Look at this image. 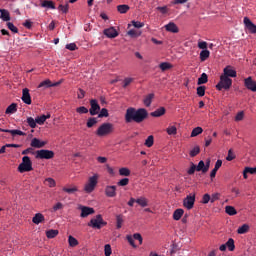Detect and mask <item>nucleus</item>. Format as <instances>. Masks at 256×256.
Returning a JSON list of instances; mask_svg holds the SVG:
<instances>
[{"label": "nucleus", "mask_w": 256, "mask_h": 256, "mask_svg": "<svg viewBox=\"0 0 256 256\" xmlns=\"http://www.w3.org/2000/svg\"><path fill=\"white\" fill-rule=\"evenodd\" d=\"M207 81H209L207 73H202L201 76L198 78L197 85H205Z\"/></svg>", "instance_id": "cd10ccee"}, {"label": "nucleus", "mask_w": 256, "mask_h": 256, "mask_svg": "<svg viewBox=\"0 0 256 256\" xmlns=\"http://www.w3.org/2000/svg\"><path fill=\"white\" fill-rule=\"evenodd\" d=\"M126 239H127L128 243L131 245V247H133L134 249H137V246L135 245V240H134L133 236L127 235Z\"/></svg>", "instance_id": "13d9d810"}, {"label": "nucleus", "mask_w": 256, "mask_h": 256, "mask_svg": "<svg viewBox=\"0 0 256 256\" xmlns=\"http://www.w3.org/2000/svg\"><path fill=\"white\" fill-rule=\"evenodd\" d=\"M109 117V111L106 108H102L98 114V118Z\"/></svg>", "instance_id": "6e6d98bb"}, {"label": "nucleus", "mask_w": 256, "mask_h": 256, "mask_svg": "<svg viewBox=\"0 0 256 256\" xmlns=\"http://www.w3.org/2000/svg\"><path fill=\"white\" fill-rule=\"evenodd\" d=\"M111 253H113V250H111V245L110 244H106L104 246V255L105 256H111Z\"/></svg>", "instance_id": "5fc2aeb1"}, {"label": "nucleus", "mask_w": 256, "mask_h": 256, "mask_svg": "<svg viewBox=\"0 0 256 256\" xmlns=\"http://www.w3.org/2000/svg\"><path fill=\"white\" fill-rule=\"evenodd\" d=\"M21 99L23 103H25L26 105H31L32 101H31V94L29 93V88H24L22 90Z\"/></svg>", "instance_id": "2eb2a0df"}, {"label": "nucleus", "mask_w": 256, "mask_h": 256, "mask_svg": "<svg viewBox=\"0 0 256 256\" xmlns=\"http://www.w3.org/2000/svg\"><path fill=\"white\" fill-rule=\"evenodd\" d=\"M153 143H154V138L153 135L148 136V138L145 140L144 145L146 147H153Z\"/></svg>", "instance_id": "49530a36"}, {"label": "nucleus", "mask_w": 256, "mask_h": 256, "mask_svg": "<svg viewBox=\"0 0 256 256\" xmlns=\"http://www.w3.org/2000/svg\"><path fill=\"white\" fill-rule=\"evenodd\" d=\"M225 245L229 251H235V240L233 238H230Z\"/></svg>", "instance_id": "c9c22d12"}, {"label": "nucleus", "mask_w": 256, "mask_h": 256, "mask_svg": "<svg viewBox=\"0 0 256 256\" xmlns=\"http://www.w3.org/2000/svg\"><path fill=\"white\" fill-rule=\"evenodd\" d=\"M165 113H166L165 107H160L156 109L154 112H151L150 115L151 117H163Z\"/></svg>", "instance_id": "412c9836"}, {"label": "nucleus", "mask_w": 256, "mask_h": 256, "mask_svg": "<svg viewBox=\"0 0 256 256\" xmlns=\"http://www.w3.org/2000/svg\"><path fill=\"white\" fill-rule=\"evenodd\" d=\"M209 201L211 202V195L204 194L202 197L201 203H203L204 205H207V203H209Z\"/></svg>", "instance_id": "680f3d73"}, {"label": "nucleus", "mask_w": 256, "mask_h": 256, "mask_svg": "<svg viewBox=\"0 0 256 256\" xmlns=\"http://www.w3.org/2000/svg\"><path fill=\"white\" fill-rule=\"evenodd\" d=\"M79 209L81 211L80 217L82 219H85L86 217H89V215H93L95 213V209L88 206L80 205Z\"/></svg>", "instance_id": "9d476101"}, {"label": "nucleus", "mask_w": 256, "mask_h": 256, "mask_svg": "<svg viewBox=\"0 0 256 256\" xmlns=\"http://www.w3.org/2000/svg\"><path fill=\"white\" fill-rule=\"evenodd\" d=\"M76 112H78L80 115H83L89 113V109H87L85 106H81L76 109Z\"/></svg>", "instance_id": "4d7b16f0"}, {"label": "nucleus", "mask_w": 256, "mask_h": 256, "mask_svg": "<svg viewBox=\"0 0 256 256\" xmlns=\"http://www.w3.org/2000/svg\"><path fill=\"white\" fill-rule=\"evenodd\" d=\"M231 85H233V80L231 78H228L227 76H220V81L216 85V89L218 91H221L222 89H225L226 91L231 89Z\"/></svg>", "instance_id": "20e7f679"}, {"label": "nucleus", "mask_w": 256, "mask_h": 256, "mask_svg": "<svg viewBox=\"0 0 256 256\" xmlns=\"http://www.w3.org/2000/svg\"><path fill=\"white\" fill-rule=\"evenodd\" d=\"M18 173H29L33 171V162L29 156H24L22 158V162L19 164L17 168Z\"/></svg>", "instance_id": "7ed1b4c3"}, {"label": "nucleus", "mask_w": 256, "mask_h": 256, "mask_svg": "<svg viewBox=\"0 0 256 256\" xmlns=\"http://www.w3.org/2000/svg\"><path fill=\"white\" fill-rule=\"evenodd\" d=\"M105 195H106V197H116L117 196V186H106Z\"/></svg>", "instance_id": "f3484780"}, {"label": "nucleus", "mask_w": 256, "mask_h": 256, "mask_svg": "<svg viewBox=\"0 0 256 256\" xmlns=\"http://www.w3.org/2000/svg\"><path fill=\"white\" fill-rule=\"evenodd\" d=\"M61 83H62V81L53 83V82H51V80L46 79L38 85V89H49V87H59V85H61Z\"/></svg>", "instance_id": "9b49d317"}, {"label": "nucleus", "mask_w": 256, "mask_h": 256, "mask_svg": "<svg viewBox=\"0 0 256 256\" xmlns=\"http://www.w3.org/2000/svg\"><path fill=\"white\" fill-rule=\"evenodd\" d=\"M183 205L186 209L191 210L193 207H195V194L193 195H188L184 200H183Z\"/></svg>", "instance_id": "ddd939ff"}, {"label": "nucleus", "mask_w": 256, "mask_h": 256, "mask_svg": "<svg viewBox=\"0 0 256 256\" xmlns=\"http://www.w3.org/2000/svg\"><path fill=\"white\" fill-rule=\"evenodd\" d=\"M55 157V152L52 150H37L36 151V159H53Z\"/></svg>", "instance_id": "0eeeda50"}, {"label": "nucleus", "mask_w": 256, "mask_h": 256, "mask_svg": "<svg viewBox=\"0 0 256 256\" xmlns=\"http://www.w3.org/2000/svg\"><path fill=\"white\" fill-rule=\"evenodd\" d=\"M210 55H211V52H209V50H202L200 52V61L202 62L207 61Z\"/></svg>", "instance_id": "473e14b6"}, {"label": "nucleus", "mask_w": 256, "mask_h": 256, "mask_svg": "<svg viewBox=\"0 0 256 256\" xmlns=\"http://www.w3.org/2000/svg\"><path fill=\"white\" fill-rule=\"evenodd\" d=\"M136 203L140 205V207H148L149 206V200L145 197H140L136 199Z\"/></svg>", "instance_id": "c85d7f7f"}, {"label": "nucleus", "mask_w": 256, "mask_h": 256, "mask_svg": "<svg viewBox=\"0 0 256 256\" xmlns=\"http://www.w3.org/2000/svg\"><path fill=\"white\" fill-rule=\"evenodd\" d=\"M195 171H197V165H195L194 163H191V167L187 171L188 175H194Z\"/></svg>", "instance_id": "0e129e2a"}, {"label": "nucleus", "mask_w": 256, "mask_h": 256, "mask_svg": "<svg viewBox=\"0 0 256 256\" xmlns=\"http://www.w3.org/2000/svg\"><path fill=\"white\" fill-rule=\"evenodd\" d=\"M66 49H68V51H77V44L75 43L67 44Z\"/></svg>", "instance_id": "774afa93"}, {"label": "nucleus", "mask_w": 256, "mask_h": 256, "mask_svg": "<svg viewBox=\"0 0 256 256\" xmlns=\"http://www.w3.org/2000/svg\"><path fill=\"white\" fill-rule=\"evenodd\" d=\"M161 71H169V69H173V65L169 62H162L159 65Z\"/></svg>", "instance_id": "72a5a7b5"}, {"label": "nucleus", "mask_w": 256, "mask_h": 256, "mask_svg": "<svg viewBox=\"0 0 256 256\" xmlns=\"http://www.w3.org/2000/svg\"><path fill=\"white\" fill-rule=\"evenodd\" d=\"M147 117H149L147 109H135L134 107H129L126 110L125 121L126 123H143Z\"/></svg>", "instance_id": "f257e3e1"}, {"label": "nucleus", "mask_w": 256, "mask_h": 256, "mask_svg": "<svg viewBox=\"0 0 256 256\" xmlns=\"http://www.w3.org/2000/svg\"><path fill=\"white\" fill-rule=\"evenodd\" d=\"M127 35H129V37H140L141 32L131 29L127 32Z\"/></svg>", "instance_id": "8fccbe9b"}, {"label": "nucleus", "mask_w": 256, "mask_h": 256, "mask_svg": "<svg viewBox=\"0 0 256 256\" xmlns=\"http://www.w3.org/2000/svg\"><path fill=\"white\" fill-rule=\"evenodd\" d=\"M97 123H99V120H97V118L90 117L87 120L86 127H88V129H91V127H94V125H97Z\"/></svg>", "instance_id": "c756f323"}, {"label": "nucleus", "mask_w": 256, "mask_h": 256, "mask_svg": "<svg viewBox=\"0 0 256 256\" xmlns=\"http://www.w3.org/2000/svg\"><path fill=\"white\" fill-rule=\"evenodd\" d=\"M244 87L253 93H256V81L251 76L244 79Z\"/></svg>", "instance_id": "f8f14e48"}, {"label": "nucleus", "mask_w": 256, "mask_h": 256, "mask_svg": "<svg viewBox=\"0 0 256 256\" xmlns=\"http://www.w3.org/2000/svg\"><path fill=\"white\" fill-rule=\"evenodd\" d=\"M26 122L29 125V127H31V129H35V127H37L36 119L34 120L33 117H28Z\"/></svg>", "instance_id": "79ce46f5"}, {"label": "nucleus", "mask_w": 256, "mask_h": 256, "mask_svg": "<svg viewBox=\"0 0 256 256\" xmlns=\"http://www.w3.org/2000/svg\"><path fill=\"white\" fill-rule=\"evenodd\" d=\"M155 98V94L150 93L144 98V105L146 107H151V103H153V99Z\"/></svg>", "instance_id": "5701e85b"}, {"label": "nucleus", "mask_w": 256, "mask_h": 256, "mask_svg": "<svg viewBox=\"0 0 256 256\" xmlns=\"http://www.w3.org/2000/svg\"><path fill=\"white\" fill-rule=\"evenodd\" d=\"M207 87L205 86H199L197 87L196 91H197V95L198 97H205V91H206Z\"/></svg>", "instance_id": "ea45409f"}, {"label": "nucleus", "mask_w": 256, "mask_h": 256, "mask_svg": "<svg viewBox=\"0 0 256 256\" xmlns=\"http://www.w3.org/2000/svg\"><path fill=\"white\" fill-rule=\"evenodd\" d=\"M104 35H106V37H108L109 39H115V37H119V32H117L115 27H110L104 29Z\"/></svg>", "instance_id": "4468645a"}, {"label": "nucleus", "mask_w": 256, "mask_h": 256, "mask_svg": "<svg viewBox=\"0 0 256 256\" xmlns=\"http://www.w3.org/2000/svg\"><path fill=\"white\" fill-rule=\"evenodd\" d=\"M4 133H10V135H12V137H15V135H19L20 137H25V135H27L25 132L21 131V130H4Z\"/></svg>", "instance_id": "b1692460"}, {"label": "nucleus", "mask_w": 256, "mask_h": 256, "mask_svg": "<svg viewBox=\"0 0 256 256\" xmlns=\"http://www.w3.org/2000/svg\"><path fill=\"white\" fill-rule=\"evenodd\" d=\"M198 48L202 49V51L207 50V42L206 41H199L198 42Z\"/></svg>", "instance_id": "338daca9"}, {"label": "nucleus", "mask_w": 256, "mask_h": 256, "mask_svg": "<svg viewBox=\"0 0 256 256\" xmlns=\"http://www.w3.org/2000/svg\"><path fill=\"white\" fill-rule=\"evenodd\" d=\"M63 191L65 193H68L69 195H73V193H77L78 189L76 186L72 187V188H63Z\"/></svg>", "instance_id": "864d4df0"}, {"label": "nucleus", "mask_w": 256, "mask_h": 256, "mask_svg": "<svg viewBox=\"0 0 256 256\" xmlns=\"http://www.w3.org/2000/svg\"><path fill=\"white\" fill-rule=\"evenodd\" d=\"M115 131V126L109 122L103 123L96 130L97 137H107V135H111Z\"/></svg>", "instance_id": "f03ea898"}, {"label": "nucleus", "mask_w": 256, "mask_h": 256, "mask_svg": "<svg viewBox=\"0 0 256 256\" xmlns=\"http://www.w3.org/2000/svg\"><path fill=\"white\" fill-rule=\"evenodd\" d=\"M45 221V216L42 213H36L32 218V223L35 225H39V223H43Z\"/></svg>", "instance_id": "aec40b11"}, {"label": "nucleus", "mask_w": 256, "mask_h": 256, "mask_svg": "<svg viewBox=\"0 0 256 256\" xmlns=\"http://www.w3.org/2000/svg\"><path fill=\"white\" fill-rule=\"evenodd\" d=\"M243 23H244L245 29H247V31L251 33V35H256V25L253 24V22L249 17H244Z\"/></svg>", "instance_id": "6e6552de"}, {"label": "nucleus", "mask_w": 256, "mask_h": 256, "mask_svg": "<svg viewBox=\"0 0 256 256\" xmlns=\"http://www.w3.org/2000/svg\"><path fill=\"white\" fill-rule=\"evenodd\" d=\"M199 153H201V148L199 146H195L190 151V157H197V155H199Z\"/></svg>", "instance_id": "37998d69"}, {"label": "nucleus", "mask_w": 256, "mask_h": 256, "mask_svg": "<svg viewBox=\"0 0 256 256\" xmlns=\"http://www.w3.org/2000/svg\"><path fill=\"white\" fill-rule=\"evenodd\" d=\"M130 7L127 4H122V5H118L117 6V11H119L122 14L127 13V11H129Z\"/></svg>", "instance_id": "e433bc0d"}, {"label": "nucleus", "mask_w": 256, "mask_h": 256, "mask_svg": "<svg viewBox=\"0 0 256 256\" xmlns=\"http://www.w3.org/2000/svg\"><path fill=\"white\" fill-rule=\"evenodd\" d=\"M42 6L46 7L47 9H55V4L53 1L45 0L42 2Z\"/></svg>", "instance_id": "a19ab883"}, {"label": "nucleus", "mask_w": 256, "mask_h": 256, "mask_svg": "<svg viewBox=\"0 0 256 256\" xmlns=\"http://www.w3.org/2000/svg\"><path fill=\"white\" fill-rule=\"evenodd\" d=\"M119 175H121V177H129V175H131V170H129V168H120L119 169Z\"/></svg>", "instance_id": "f704fd0d"}, {"label": "nucleus", "mask_w": 256, "mask_h": 256, "mask_svg": "<svg viewBox=\"0 0 256 256\" xmlns=\"http://www.w3.org/2000/svg\"><path fill=\"white\" fill-rule=\"evenodd\" d=\"M119 187H127L129 185V178H123L118 182Z\"/></svg>", "instance_id": "052dcab7"}, {"label": "nucleus", "mask_w": 256, "mask_h": 256, "mask_svg": "<svg viewBox=\"0 0 256 256\" xmlns=\"http://www.w3.org/2000/svg\"><path fill=\"white\" fill-rule=\"evenodd\" d=\"M235 153H233V150L232 149H230L229 151H228V155H227V157H226V160L227 161H233V159H235Z\"/></svg>", "instance_id": "69168bd1"}, {"label": "nucleus", "mask_w": 256, "mask_h": 256, "mask_svg": "<svg viewBox=\"0 0 256 256\" xmlns=\"http://www.w3.org/2000/svg\"><path fill=\"white\" fill-rule=\"evenodd\" d=\"M196 171H201L202 173H207L205 172V162L201 160L198 165L196 166Z\"/></svg>", "instance_id": "de8ad7c7"}, {"label": "nucleus", "mask_w": 256, "mask_h": 256, "mask_svg": "<svg viewBox=\"0 0 256 256\" xmlns=\"http://www.w3.org/2000/svg\"><path fill=\"white\" fill-rule=\"evenodd\" d=\"M17 111V104L12 103L11 105H9L5 111L6 115H11L13 113H16Z\"/></svg>", "instance_id": "7c9ffc66"}, {"label": "nucleus", "mask_w": 256, "mask_h": 256, "mask_svg": "<svg viewBox=\"0 0 256 256\" xmlns=\"http://www.w3.org/2000/svg\"><path fill=\"white\" fill-rule=\"evenodd\" d=\"M45 185H47L48 187H55L56 183H55V179L53 178H46L44 181Z\"/></svg>", "instance_id": "3c124183"}, {"label": "nucleus", "mask_w": 256, "mask_h": 256, "mask_svg": "<svg viewBox=\"0 0 256 256\" xmlns=\"http://www.w3.org/2000/svg\"><path fill=\"white\" fill-rule=\"evenodd\" d=\"M68 243L70 247H77V245H79V241L71 235L68 237Z\"/></svg>", "instance_id": "4c0bfd02"}, {"label": "nucleus", "mask_w": 256, "mask_h": 256, "mask_svg": "<svg viewBox=\"0 0 256 256\" xmlns=\"http://www.w3.org/2000/svg\"><path fill=\"white\" fill-rule=\"evenodd\" d=\"M99 175L94 174L92 177L88 179V182L84 186V191L86 193H93L95 191V187H97Z\"/></svg>", "instance_id": "39448f33"}, {"label": "nucleus", "mask_w": 256, "mask_h": 256, "mask_svg": "<svg viewBox=\"0 0 256 256\" xmlns=\"http://www.w3.org/2000/svg\"><path fill=\"white\" fill-rule=\"evenodd\" d=\"M99 111H101V106L99 105V102H97L96 99L90 100V109L89 113L92 116L99 115Z\"/></svg>", "instance_id": "1a4fd4ad"}, {"label": "nucleus", "mask_w": 256, "mask_h": 256, "mask_svg": "<svg viewBox=\"0 0 256 256\" xmlns=\"http://www.w3.org/2000/svg\"><path fill=\"white\" fill-rule=\"evenodd\" d=\"M164 27L169 33H177L179 31V27H177V24H175V22H169Z\"/></svg>", "instance_id": "a211bd4d"}, {"label": "nucleus", "mask_w": 256, "mask_h": 256, "mask_svg": "<svg viewBox=\"0 0 256 256\" xmlns=\"http://www.w3.org/2000/svg\"><path fill=\"white\" fill-rule=\"evenodd\" d=\"M225 211H226L227 215H231V216L237 215V210L233 206H226Z\"/></svg>", "instance_id": "58836bf2"}, {"label": "nucleus", "mask_w": 256, "mask_h": 256, "mask_svg": "<svg viewBox=\"0 0 256 256\" xmlns=\"http://www.w3.org/2000/svg\"><path fill=\"white\" fill-rule=\"evenodd\" d=\"M249 232V225L243 224L241 227L237 229L238 235H245V233Z\"/></svg>", "instance_id": "2f4dec72"}, {"label": "nucleus", "mask_w": 256, "mask_h": 256, "mask_svg": "<svg viewBox=\"0 0 256 256\" xmlns=\"http://www.w3.org/2000/svg\"><path fill=\"white\" fill-rule=\"evenodd\" d=\"M133 239H135L136 241H139V245H143V236H141V234L139 233L133 234Z\"/></svg>", "instance_id": "e2e57ef3"}, {"label": "nucleus", "mask_w": 256, "mask_h": 256, "mask_svg": "<svg viewBox=\"0 0 256 256\" xmlns=\"http://www.w3.org/2000/svg\"><path fill=\"white\" fill-rule=\"evenodd\" d=\"M224 77H237V71L231 69V66H227L224 68V74H222Z\"/></svg>", "instance_id": "6ab92c4d"}, {"label": "nucleus", "mask_w": 256, "mask_h": 256, "mask_svg": "<svg viewBox=\"0 0 256 256\" xmlns=\"http://www.w3.org/2000/svg\"><path fill=\"white\" fill-rule=\"evenodd\" d=\"M166 133H168L169 135H177V127L175 126H169L166 129Z\"/></svg>", "instance_id": "09e8293b"}, {"label": "nucleus", "mask_w": 256, "mask_h": 256, "mask_svg": "<svg viewBox=\"0 0 256 256\" xmlns=\"http://www.w3.org/2000/svg\"><path fill=\"white\" fill-rule=\"evenodd\" d=\"M58 235H59V230L50 229L46 231V237L48 239H55V237H57Z\"/></svg>", "instance_id": "bb28decb"}, {"label": "nucleus", "mask_w": 256, "mask_h": 256, "mask_svg": "<svg viewBox=\"0 0 256 256\" xmlns=\"http://www.w3.org/2000/svg\"><path fill=\"white\" fill-rule=\"evenodd\" d=\"M7 27L12 33H19V29L12 22H8Z\"/></svg>", "instance_id": "603ef678"}, {"label": "nucleus", "mask_w": 256, "mask_h": 256, "mask_svg": "<svg viewBox=\"0 0 256 256\" xmlns=\"http://www.w3.org/2000/svg\"><path fill=\"white\" fill-rule=\"evenodd\" d=\"M0 13V19H2V21H11V15L8 10L0 9Z\"/></svg>", "instance_id": "4be33fe9"}, {"label": "nucleus", "mask_w": 256, "mask_h": 256, "mask_svg": "<svg viewBox=\"0 0 256 256\" xmlns=\"http://www.w3.org/2000/svg\"><path fill=\"white\" fill-rule=\"evenodd\" d=\"M107 222L103 221V216L101 214L96 215L95 218H92L88 223V227H92V229H101V227H105Z\"/></svg>", "instance_id": "423d86ee"}, {"label": "nucleus", "mask_w": 256, "mask_h": 256, "mask_svg": "<svg viewBox=\"0 0 256 256\" xmlns=\"http://www.w3.org/2000/svg\"><path fill=\"white\" fill-rule=\"evenodd\" d=\"M132 25L136 29H141L142 27H145V23L140 22V21H135V20L132 21Z\"/></svg>", "instance_id": "bf43d9fd"}, {"label": "nucleus", "mask_w": 256, "mask_h": 256, "mask_svg": "<svg viewBox=\"0 0 256 256\" xmlns=\"http://www.w3.org/2000/svg\"><path fill=\"white\" fill-rule=\"evenodd\" d=\"M50 118H51V115H50V114L38 116V117L36 118V124H38V125H44V124H45V121H47V119H50Z\"/></svg>", "instance_id": "a878e982"}, {"label": "nucleus", "mask_w": 256, "mask_h": 256, "mask_svg": "<svg viewBox=\"0 0 256 256\" xmlns=\"http://www.w3.org/2000/svg\"><path fill=\"white\" fill-rule=\"evenodd\" d=\"M31 147L35 149H41L47 145V142L39 140V138H33L30 143Z\"/></svg>", "instance_id": "dca6fc26"}, {"label": "nucleus", "mask_w": 256, "mask_h": 256, "mask_svg": "<svg viewBox=\"0 0 256 256\" xmlns=\"http://www.w3.org/2000/svg\"><path fill=\"white\" fill-rule=\"evenodd\" d=\"M123 215H117L116 216V227L117 229H121V227H123Z\"/></svg>", "instance_id": "a18cd8bd"}, {"label": "nucleus", "mask_w": 256, "mask_h": 256, "mask_svg": "<svg viewBox=\"0 0 256 256\" xmlns=\"http://www.w3.org/2000/svg\"><path fill=\"white\" fill-rule=\"evenodd\" d=\"M201 133H203V128L198 126L192 130L191 137H197V135H201Z\"/></svg>", "instance_id": "c03bdc74"}, {"label": "nucleus", "mask_w": 256, "mask_h": 256, "mask_svg": "<svg viewBox=\"0 0 256 256\" xmlns=\"http://www.w3.org/2000/svg\"><path fill=\"white\" fill-rule=\"evenodd\" d=\"M183 213H185V211L183 209H181V208L176 209L173 213L174 221H179V219H181L183 217Z\"/></svg>", "instance_id": "393cba45"}]
</instances>
